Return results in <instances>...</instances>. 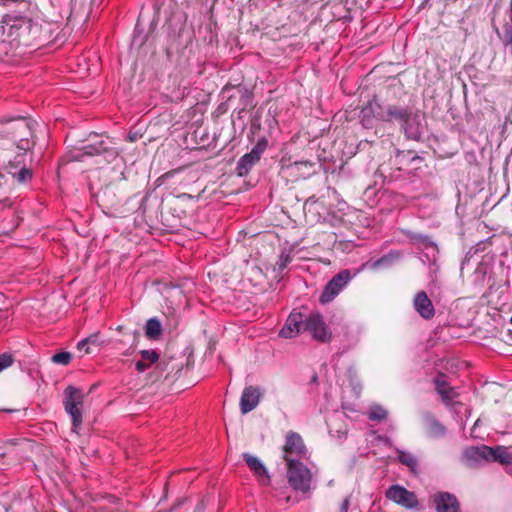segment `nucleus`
I'll use <instances>...</instances> for the list:
<instances>
[{"label": "nucleus", "instance_id": "nucleus-21", "mask_svg": "<svg viewBox=\"0 0 512 512\" xmlns=\"http://www.w3.org/2000/svg\"><path fill=\"white\" fill-rule=\"evenodd\" d=\"M444 375H441L434 379L435 389L442 397L445 403L452 402L458 396L455 388L451 387L444 379Z\"/></svg>", "mask_w": 512, "mask_h": 512}, {"label": "nucleus", "instance_id": "nucleus-8", "mask_svg": "<svg viewBox=\"0 0 512 512\" xmlns=\"http://www.w3.org/2000/svg\"><path fill=\"white\" fill-rule=\"evenodd\" d=\"M64 395V408L72 419V430L76 432L82 424L81 407L84 401V394L80 389L74 386H68L64 390Z\"/></svg>", "mask_w": 512, "mask_h": 512}, {"label": "nucleus", "instance_id": "nucleus-18", "mask_svg": "<svg viewBox=\"0 0 512 512\" xmlns=\"http://www.w3.org/2000/svg\"><path fill=\"white\" fill-rule=\"evenodd\" d=\"M383 104L379 103L376 98L367 102L361 110V122L365 127L372 126V118L378 119V114L383 113Z\"/></svg>", "mask_w": 512, "mask_h": 512}, {"label": "nucleus", "instance_id": "nucleus-7", "mask_svg": "<svg viewBox=\"0 0 512 512\" xmlns=\"http://www.w3.org/2000/svg\"><path fill=\"white\" fill-rule=\"evenodd\" d=\"M82 155L97 156L104 155L107 162L114 160L118 153L109 137L103 135H90L86 143L80 148Z\"/></svg>", "mask_w": 512, "mask_h": 512}, {"label": "nucleus", "instance_id": "nucleus-25", "mask_svg": "<svg viewBox=\"0 0 512 512\" xmlns=\"http://www.w3.org/2000/svg\"><path fill=\"white\" fill-rule=\"evenodd\" d=\"M98 337H99V334L98 333H95V334H92L91 336L81 340L78 344H77V349L79 351H84L85 354H89L91 353V348L90 346L91 345H95V346H98Z\"/></svg>", "mask_w": 512, "mask_h": 512}, {"label": "nucleus", "instance_id": "nucleus-19", "mask_svg": "<svg viewBox=\"0 0 512 512\" xmlns=\"http://www.w3.org/2000/svg\"><path fill=\"white\" fill-rule=\"evenodd\" d=\"M243 459L250 468L251 471L254 472L255 476L259 478L260 482L263 485H267L270 481V477L268 475L267 469L262 464V462L255 456L250 453H244Z\"/></svg>", "mask_w": 512, "mask_h": 512}, {"label": "nucleus", "instance_id": "nucleus-5", "mask_svg": "<svg viewBox=\"0 0 512 512\" xmlns=\"http://www.w3.org/2000/svg\"><path fill=\"white\" fill-rule=\"evenodd\" d=\"M29 443L25 440L18 441L10 439L0 447V470H7L12 466L19 465L27 458Z\"/></svg>", "mask_w": 512, "mask_h": 512}, {"label": "nucleus", "instance_id": "nucleus-14", "mask_svg": "<svg viewBox=\"0 0 512 512\" xmlns=\"http://www.w3.org/2000/svg\"><path fill=\"white\" fill-rule=\"evenodd\" d=\"M304 326V314L298 312H292L287 320L285 325L279 332V335L283 338H292L295 335L303 332Z\"/></svg>", "mask_w": 512, "mask_h": 512}, {"label": "nucleus", "instance_id": "nucleus-11", "mask_svg": "<svg viewBox=\"0 0 512 512\" xmlns=\"http://www.w3.org/2000/svg\"><path fill=\"white\" fill-rule=\"evenodd\" d=\"M282 451L283 459L286 463H289V461H295L292 459L293 456L299 458L304 457L307 453V448L301 435L290 430L285 436V443L282 447Z\"/></svg>", "mask_w": 512, "mask_h": 512}, {"label": "nucleus", "instance_id": "nucleus-33", "mask_svg": "<svg viewBox=\"0 0 512 512\" xmlns=\"http://www.w3.org/2000/svg\"><path fill=\"white\" fill-rule=\"evenodd\" d=\"M290 262H291V257L288 254H281L279 256L278 261L276 262L278 271L282 272Z\"/></svg>", "mask_w": 512, "mask_h": 512}, {"label": "nucleus", "instance_id": "nucleus-31", "mask_svg": "<svg viewBox=\"0 0 512 512\" xmlns=\"http://www.w3.org/2000/svg\"><path fill=\"white\" fill-rule=\"evenodd\" d=\"M72 359L69 352H60L52 356V362L55 364L67 366Z\"/></svg>", "mask_w": 512, "mask_h": 512}, {"label": "nucleus", "instance_id": "nucleus-9", "mask_svg": "<svg viewBox=\"0 0 512 512\" xmlns=\"http://www.w3.org/2000/svg\"><path fill=\"white\" fill-rule=\"evenodd\" d=\"M287 478L290 486L297 491L306 493L310 490L312 475L310 470L300 461L287 463Z\"/></svg>", "mask_w": 512, "mask_h": 512}, {"label": "nucleus", "instance_id": "nucleus-38", "mask_svg": "<svg viewBox=\"0 0 512 512\" xmlns=\"http://www.w3.org/2000/svg\"><path fill=\"white\" fill-rule=\"evenodd\" d=\"M509 19H510V24H508L505 27V29H512V4H511V13H510Z\"/></svg>", "mask_w": 512, "mask_h": 512}, {"label": "nucleus", "instance_id": "nucleus-35", "mask_svg": "<svg viewBox=\"0 0 512 512\" xmlns=\"http://www.w3.org/2000/svg\"><path fill=\"white\" fill-rule=\"evenodd\" d=\"M349 508V497H345L340 505L339 512H347Z\"/></svg>", "mask_w": 512, "mask_h": 512}, {"label": "nucleus", "instance_id": "nucleus-10", "mask_svg": "<svg viewBox=\"0 0 512 512\" xmlns=\"http://www.w3.org/2000/svg\"><path fill=\"white\" fill-rule=\"evenodd\" d=\"M303 332H308L313 339L319 342H328L331 339V332L319 312L304 315Z\"/></svg>", "mask_w": 512, "mask_h": 512}, {"label": "nucleus", "instance_id": "nucleus-30", "mask_svg": "<svg viewBox=\"0 0 512 512\" xmlns=\"http://www.w3.org/2000/svg\"><path fill=\"white\" fill-rule=\"evenodd\" d=\"M268 146V140L265 137L260 138L257 143L253 146L250 153H252L259 160Z\"/></svg>", "mask_w": 512, "mask_h": 512}, {"label": "nucleus", "instance_id": "nucleus-15", "mask_svg": "<svg viewBox=\"0 0 512 512\" xmlns=\"http://www.w3.org/2000/svg\"><path fill=\"white\" fill-rule=\"evenodd\" d=\"M413 306L417 313L425 320H430L435 315L434 305L429 299L427 293L424 291L416 293L413 300Z\"/></svg>", "mask_w": 512, "mask_h": 512}, {"label": "nucleus", "instance_id": "nucleus-12", "mask_svg": "<svg viewBox=\"0 0 512 512\" xmlns=\"http://www.w3.org/2000/svg\"><path fill=\"white\" fill-rule=\"evenodd\" d=\"M385 496L388 500L406 509H414L419 504L417 496L414 492L409 491L405 487L397 484L390 486L386 490Z\"/></svg>", "mask_w": 512, "mask_h": 512}, {"label": "nucleus", "instance_id": "nucleus-17", "mask_svg": "<svg viewBox=\"0 0 512 512\" xmlns=\"http://www.w3.org/2000/svg\"><path fill=\"white\" fill-rule=\"evenodd\" d=\"M437 512H459L460 506L457 498L448 492H439L434 496Z\"/></svg>", "mask_w": 512, "mask_h": 512}, {"label": "nucleus", "instance_id": "nucleus-23", "mask_svg": "<svg viewBox=\"0 0 512 512\" xmlns=\"http://www.w3.org/2000/svg\"><path fill=\"white\" fill-rule=\"evenodd\" d=\"M142 360L135 363V368L138 372L146 371L152 364L156 363L159 359V354L155 350H142L140 352Z\"/></svg>", "mask_w": 512, "mask_h": 512}, {"label": "nucleus", "instance_id": "nucleus-16", "mask_svg": "<svg viewBox=\"0 0 512 512\" xmlns=\"http://www.w3.org/2000/svg\"><path fill=\"white\" fill-rule=\"evenodd\" d=\"M261 393L255 386L245 387L240 398V410L242 414H247L259 404Z\"/></svg>", "mask_w": 512, "mask_h": 512}, {"label": "nucleus", "instance_id": "nucleus-22", "mask_svg": "<svg viewBox=\"0 0 512 512\" xmlns=\"http://www.w3.org/2000/svg\"><path fill=\"white\" fill-rule=\"evenodd\" d=\"M259 162V159L252 153H246L243 155L236 166V173L238 176L243 177L248 175L251 169Z\"/></svg>", "mask_w": 512, "mask_h": 512}, {"label": "nucleus", "instance_id": "nucleus-39", "mask_svg": "<svg viewBox=\"0 0 512 512\" xmlns=\"http://www.w3.org/2000/svg\"><path fill=\"white\" fill-rule=\"evenodd\" d=\"M16 166H14V164L12 163V161H9V168L12 169V168H15Z\"/></svg>", "mask_w": 512, "mask_h": 512}, {"label": "nucleus", "instance_id": "nucleus-4", "mask_svg": "<svg viewBox=\"0 0 512 512\" xmlns=\"http://www.w3.org/2000/svg\"><path fill=\"white\" fill-rule=\"evenodd\" d=\"M125 194V176L122 171H119L113 181L106 183L99 190L97 199L103 207L112 209L120 204Z\"/></svg>", "mask_w": 512, "mask_h": 512}, {"label": "nucleus", "instance_id": "nucleus-36", "mask_svg": "<svg viewBox=\"0 0 512 512\" xmlns=\"http://www.w3.org/2000/svg\"><path fill=\"white\" fill-rule=\"evenodd\" d=\"M184 500H177L171 507L169 510L165 511V512H173L174 510H176L179 506H181L183 504Z\"/></svg>", "mask_w": 512, "mask_h": 512}, {"label": "nucleus", "instance_id": "nucleus-28", "mask_svg": "<svg viewBox=\"0 0 512 512\" xmlns=\"http://www.w3.org/2000/svg\"><path fill=\"white\" fill-rule=\"evenodd\" d=\"M398 458L402 464L408 466L411 470H415L418 465L416 457L411 453L401 451Z\"/></svg>", "mask_w": 512, "mask_h": 512}, {"label": "nucleus", "instance_id": "nucleus-26", "mask_svg": "<svg viewBox=\"0 0 512 512\" xmlns=\"http://www.w3.org/2000/svg\"><path fill=\"white\" fill-rule=\"evenodd\" d=\"M387 415L388 412L386 409L382 406L375 405L370 408L368 418L372 421H382L387 417Z\"/></svg>", "mask_w": 512, "mask_h": 512}, {"label": "nucleus", "instance_id": "nucleus-13", "mask_svg": "<svg viewBox=\"0 0 512 512\" xmlns=\"http://www.w3.org/2000/svg\"><path fill=\"white\" fill-rule=\"evenodd\" d=\"M351 279L349 270H342L336 274L325 286L319 301L322 304L331 302Z\"/></svg>", "mask_w": 512, "mask_h": 512}, {"label": "nucleus", "instance_id": "nucleus-37", "mask_svg": "<svg viewBox=\"0 0 512 512\" xmlns=\"http://www.w3.org/2000/svg\"><path fill=\"white\" fill-rule=\"evenodd\" d=\"M23 158H24V154H19L16 156V161H17V164H20L23 162Z\"/></svg>", "mask_w": 512, "mask_h": 512}, {"label": "nucleus", "instance_id": "nucleus-3", "mask_svg": "<svg viewBox=\"0 0 512 512\" xmlns=\"http://www.w3.org/2000/svg\"><path fill=\"white\" fill-rule=\"evenodd\" d=\"M464 457L467 461L474 463L485 460L487 462H498L501 465H512V451L501 445L495 447L487 445L468 447L464 451Z\"/></svg>", "mask_w": 512, "mask_h": 512}, {"label": "nucleus", "instance_id": "nucleus-27", "mask_svg": "<svg viewBox=\"0 0 512 512\" xmlns=\"http://www.w3.org/2000/svg\"><path fill=\"white\" fill-rule=\"evenodd\" d=\"M11 28L12 29L15 28L18 31L17 36L19 38L24 37L26 34H28L31 31V28H32L31 20L21 19V20H19V25L16 23L12 24Z\"/></svg>", "mask_w": 512, "mask_h": 512}, {"label": "nucleus", "instance_id": "nucleus-29", "mask_svg": "<svg viewBox=\"0 0 512 512\" xmlns=\"http://www.w3.org/2000/svg\"><path fill=\"white\" fill-rule=\"evenodd\" d=\"M9 173L13 177H16V179L19 183H25L32 178L31 170L26 168L25 166H23L17 173L13 172L12 170H9Z\"/></svg>", "mask_w": 512, "mask_h": 512}, {"label": "nucleus", "instance_id": "nucleus-34", "mask_svg": "<svg viewBox=\"0 0 512 512\" xmlns=\"http://www.w3.org/2000/svg\"><path fill=\"white\" fill-rule=\"evenodd\" d=\"M506 44L511 48L512 54V29H505Z\"/></svg>", "mask_w": 512, "mask_h": 512}, {"label": "nucleus", "instance_id": "nucleus-32", "mask_svg": "<svg viewBox=\"0 0 512 512\" xmlns=\"http://www.w3.org/2000/svg\"><path fill=\"white\" fill-rule=\"evenodd\" d=\"M14 362V358L11 354L3 353L0 355V372L10 367Z\"/></svg>", "mask_w": 512, "mask_h": 512}, {"label": "nucleus", "instance_id": "nucleus-6", "mask_svg": "<svg viewBox=\"0 0 512 512\" xmlns=\"http://www.w3.org/2000/svg\"><path fill=\"white\" fill-rule=\"evenodd\" d=\"M319 164L315 161L301 160L285 164L281 161L279 175L289 182H298L317 173Z\"/></svg>", "mask_w": 512, "mask_h": 512}, {"label": "nucleus", "instance_id": "nucleus-24", "mask_svg": "<svg viewBox=\"0 0 512 512\" xmlns=\"http://www.w3.org/2000/svg\"><path fill=\"white\" fill-rule=\"evenodd\" d=\"M162 334V325L157 318H150L145 325V335L147 338L156 340Z\"/></svg>", "mask_w": 512, "mask_h": 512}, {"label": "nucleus", "instance_id": "nucleus-1", "mask_svg": "<svg viewBox=\"0 0 512 512\" xmlns=\"http://www.w3.org/2000/svg\"><path fill=\"white\" fill-rule=\"evenodd\" d=\"M378 120L397 123L408 139H418L420 132L419 124L413 115L412 108L401 104H387L383 106V113L378 114Z\"/></svg>", "mask_w": 512, "mask_h": 512}, {"label": "nucleus", "instance_id": "nucleus-2", "mask_svg": "<svg viewBox=\"0 0 512 512\" xmlns=\"http://www.w3.org/2000/svg\"><path fill=\"white\" fill-rule=\"evenodd\" d=\"M35 125L36 122L34 121L18 118L0 130V139L8 137L12 143L17 144L19 150L24 152L30 151L35 145L33 140Z\"/></svg>", "mask_w": 512, "mask_h": 512}, {"label": "nucleus", "instance_id": "nucleus-20", "mask_svg": "<svg viewBox=\"0 0 512 512\" xmlns=\"http://www.w3.org/2000/svg\"><path fill=\"white\" fill-rule=\"evenodd\" d=\"M424 429L426 435L434 439L442 438L446 434V427L432 415L424 418Z\"/></svg>", "mask_w": 512, "mask_h": 512}]
</instances>
